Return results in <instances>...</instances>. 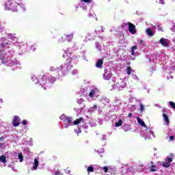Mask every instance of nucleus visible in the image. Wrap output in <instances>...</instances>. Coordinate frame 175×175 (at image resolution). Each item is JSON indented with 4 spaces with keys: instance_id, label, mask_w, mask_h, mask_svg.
<instances>
[{
    "instance_id": "obj_1",
    "label": "nucleus",
    "mask_w": 175,
    "mask_h": 175,
    "mask_svg": "<svg viewBox=\"0 0 175 175\" xmlns=\"http://www.w3.org/2000/svg\"><path fill=\"white\" fill-rule=\"evenodd\" d=\"M7 38H0V61L5 66H16L18 69H21V62L12 57L14 55V50L9 49L13 47V44H18L17 38L12 33L7 34ZM5 50H8L7 52Z\"/></svg>"
},
{
    "instance_id": "obj_2",
    "label": "nucleus",
    "mask_w": 175,
    "mask_h": 175,
    "mask_svg": "<svg viewBox=\"0 0 175 175\" xmlns=\"http://www.w3.org/2000/svg\"><path fill=\"white\" fill-rule=\"evenodd\" d=\"M79 58H80V55H74L72 57H69L66 59L64 64H61L57 67L54 66H51L50 71L54 72L57 75V79H59V77L66 76V73L73 68V64H72L73 60L79 59Z\"/></svg>"
},
{
    "instance_id": "obj_3",
    "label": "nucleus",
    "mask_w": 175,
    "mask_h": 175,
    "mask_svg": "<svg viewBox=\"0 0 175 175\" xmlns=\"http://www.w3.org/2000/svg\"><path fill=\"white\" fill-rule=\"evenodd\" d=\"M31 80L38 85V87H41L45 91L51 88V85L57 81V78L53 76L43 75L42 77H36V75H32L31 77Z\"/></svg>"
},
{
    "instance_id": "obj_4",
    "label": "nucleus",
    "mask_w": 175,
    "mask_h": 175,
    "mask_svg": "<svg viewBox=\"0 0 175 175\" xmlns=\"http://www.w3.org/2000/svg\"><path fill=\"white\" fill-rule=\"evenodd\" d=\"M137 121L141 126H143L144 129H142L140 131V135L142 137H144L145 140H150V139H155V134L154 133V131H152V129L148 127L147 125H146V123L144 122L142 118L137 117Z\"/></svg>"
},
{
    "instance_id": "obj_5",
    "label": "nucleus",
    "mask_w": 175,
    "mask_h": 175,
    "mask_svg": "<svg viewBox=\"0 0 175 175\" xmlns=\"http://www.w3.org/2000/svg\"><path fill=\"white\" fill-rule=\"evenodd\" d=\"M59 118L62 121L63 129H68L69 126H73V125H79L81 121L82 122H84V119L83 118H79L75 121H73L70 116H68L64 113L59 117Z\"/></svg>"
},
{
    "instance_id": "obj_6",
    "label": "nucleus",
    "mask_w": 175,
    "mask_h": 175,
    "mask_svg": "<svg viewBox=\"0 0 175 175\" xmlns=\"http://www.w3.org/2000/svg\"><path fill=\"white\" fill-rule=\"evenodd\" d=\"M4 10H11V12H18V7H17V1L14 0H5L3 3Z\"/></svg>"
},
{
    "instance_id": "obj_7",
    "label": "nucleus",
    "mask_w": 175,
    "mask_h": 175,
    "mask_svg": "<svg viewBox=\"0 0 175 175\" xmlns=\"http://www.w3.org/2000/svg\"><path fill=\"white\" fill-rule=\"evenodd\" d=\"M92 2V0H81L80 3L79 4H76L75 5V8L76 10H77L78 8H81V9H83V10H87L88 8H90L92 9L91 5Z\"/></svg>"
},
{
    "instance_id": "obj_8",
    "label": "nucleus",
    "mask_w": 175,
    "mask_h": 175,
    "mask_svg": "<svg viewBox=\"0 0 175 175\" xmlns=\"http://www.w3.org/2000/svg\"><path fill=\"white\" fill-rule=\"evenodd\" d=\"M125 88H126V82L124 80L120 79L117 82V83L112 85V89H111V91H113V90L122 91V90H124Z\"/></svg>"
},
{
    "instance_id": "obj_9",
    "label": "nucleus",
    "mask_w": 175,
    "mask_h": 175,
    "mask_svg": "<svg viewBox=\"0 0 175 175\" xmlns=\"http://www.w3.org/2000/svg\"><path fill=\"white\" fill-rule=\"evenodd\" d=\"M84 102H85V100H84V99H83L82 98L77 99V103H78V105H83V107H81L80 109L79 108L74 109L77 116H79L80 113H83V111H84V109L85 108V103H84Z\"/></svg>"
},
{
    "instance_id": "obj_10",
    "label": "nucleus",
    "mask_w": 175,
    "mask_h": 175,
    "mask_svg": "<svg viewBox=\"0 0 175 175\" xmlns=\"http://www.w3.org/2000/svg\"><path fill=\"white\" fill-rule=\"evenodd\" d=\"M89 96L92 98V100H95L96 98H98V96H99V89H98L97 88H91L89 93Z\"/></svg>"
},
{
    "instance_id": "obj_11",
    "label": "nucleus",
    "mask_w": 175,
    "mask_h": 175,
    "mask_svg": "<svg viewBox=\"0 0 175 175\" xmlns=\"http://www.w3.org/2000/svg\"><path fill=\"white\" fill-rule=\"evenodd\" d=\"M111 76H113L111 70L105 68L104 73L103 74V79L104 80H110V79H111Z\"/></svg>"
},
{
    "instance_id": "obj_12",
    "label": "nucleus",
    "mask_w": 175,
    "mask_h": 175,
    "mask_svg": "<svg viewBox=\"0 0 175 175\" xmlns=\"http://www.w3.org/2000/svg\"><path fill=\"white\" fill-rule=\"evenodd\" d=\"M158 43L162 45L163 47H169L170 42L169 41V40L166 38H161L160 40L158 42Z\"/></svg>"
},
{
    "instance_id": "obj_13",
    "label": "nucleus",
    "mask_w": 175,
    "mask_h": 175,
    "mask_svg": "<svg viewBox=\"0 0 175 175\" xmlns=\"http://www.w3.org/2000/svg\"><path fill=\"white\" fill-rule=\"evenodd\" d=\"M109 32H112L114 35H116L117 36H121V33H122L121 29L116 27H111L109 29Z\"/></svg>"
},
{
    "instance_id": "obj_14",
    "label": "nucleus",
    "mask_w": 175,
    "mask_h": 175,
    "mask_svg": "<svg viewBox=\"0 0 175 175\" xmlns=\"http://www.w3.org/2000/svg\"><path fill=\"white\" fill-rule=\"evenodd\" d=\"M99 101L101 105H103V106H107V105L110 103V99L106 96H102L99 99Z\"/></svg>"
},
{
    "instance_id": "obj_15",
    "label": "nucleus",
    "mask_w": 175,
    "mask_h": 175,
    "mask_svg": "<svg viewBox=\"0 0 175 175\" xmlns=\"http://www.w3.org/2000/svg\"><path fill=\"white\" fill-rule=\"evenodd\" d=\"M21 120V119H20L19 116H15L14 117L13 122H12L13 126H15V127L18 126V125H20Z\"/></svg>"
},
{
    "instance_id": "obj_16",
    "label": "nucleus",
    "mask_w": 175,
    "mask_h": 175,
    "mask_svg": "<svg viewBox=\"0 0 175 175\" xmlns=\"http://www.w3.org/2000/svg\"><path fill=\"white\" fill-rule=\"evenodd\" d=\"M129 31L130 33L134 35V33H136V26L131 23H129Z\"/></svg>"
},
{
    "instance_id": "obj_17",
    "label": "nucleus",
    "mask_w": 175,
    "mask_h": 175,
    "mask_svg": "<svg viewBox=\"0 0 175 175\" xmlns=\"http://www.w3.org/2000/svg\"><path fill=\"white\" fill-rule=\"evenodd\" d=\"M137 42H138V47L140 49V50H143L144 47L147 46V45L146 44V42H144V40L139 39L137 40Z\"/></svg>"
},
{
    "instance_id": "obj_18",
    "label": "nucleus",
    "mask_w": 175,
    "mask_h": 175,
    "mask_svg": "<svg viewBox=\"0 0 175 175\" xmlns=\"http://www.w3.org/2000/svg\"><path fill=\"white\" fill-rule=\"evenodd\" d=\"M38 166H39V157H36L34 159V162L33 164V167H31V170H36Z\"/></svg>"
},
{
    "instance_id": "obj_19",
    "label": "nucleus",
    "mask_w": 175,
    "mask_h": 175,
    "mask_svg": "<svg viewBox=\"0 0 175 175\" xmlns=\"http://www.w3.org/2000/svg\"><path fill=\"white\" fill-rule=\"evenodd\" d=\"M75 36V32H72L70 34L66 35L65 40H66L67 42L70 43V42H72V40H73V36Z\"/></svg>"
},
{
    "instance_id": "obj_20",
    "label": "nucleus",
    "mask_w": 175,
    "mask_h": 175,
    "mask_svg": "<svg viewBox=\"0 0 175 175\" xmlns=\"http://www.w3.org/2000/svg\"><path fill=\"white\" fill-rule=\"evenodd\" d=\"M146 33L148 35V36L152 37L155 35V32L152 31L150 28H148L146 30Z\"/></svg>"
},
{
    "instance_id": "obj_21",
    "label": "nucleus",
    "mask_w": 175,
    "mask_h": 175,
    "mask_svg": "<svg viewBox=\"0 0 175 175\" xmlns=\"http://www.w3.org/2000/svg\"><path fill=\"white\" fill-rule=\"evenodd\" d=\"M96 109H98V106H96V105H94L93 107H91L88 109V113H90V114H92V113H95V111H96Z\"/></svg>"
},
{
    "instance_id": "obj_22",
    "label": "nucleus",
    "mask_w": 175,
    "mask_h": 175,
    "mask_svg": "<svg viewBox=\"0 0 175 175\" xmlns=\"http://www.w3.org/2000/svg\"><path fill=\"white\" fill-rule=\"evenodd\" d=\"M15 157H18V159H19V162H23L24 161V156H23V153L19 152H15Z\"/></svg>"
},
{
    "instance_id": "obj_23",
    "label": "nucleus",
    "mask_w": 175,
    "mask_h": 175,
    "mask_svg": "<svg viewBox=\"0 0 175 175\" xmlns=\"http://www.w3.org/2000/svg\"><path fill=\"white\" fill-rule=\"evenodd\" d=\"M102 65H103V59H98L96 63V67L100 69V68H102Z\"/></svg>"
},
{
    "instance_id": "obj_24",
    "label": "nucleus",
    "mask_w": 175,
    "mask_h": 175,
    "mask_svg": "<svg viewBox=\"0 0 175 175\" xmlns=\"http://www.w3.org/2000/svg\"><path fill=\"white\" fill-rule=\"evenodd\" d=\"M113 105L114 107H120V106H121V100H118V98H116L114 100Z\"/></svg>"
},
{
    "instance_id": "obj_25",
    "label": "nucleus",
    "mask_w": 175,
    "mask_h": 175,
    "mask_svg": "<svg viewBox=\"0 0 175 175\" xmlns=\"http://www.w3.org/2000/svg\"><path fill=\"white\" fill-rule=\"evenodd\" d=\"M163 120L165 122V125H169V123H170L169 116H167V115L166 113H163Z\"/></svg>"
},
{
    "instance_id": "obj_26",
    "label": "nucleus",
    "mask_w": 175,
    "mask_h": 175,
    "mask_svg": "<svg viewBox=\"0 0 175 175\" xmlns=\"http://www.w3.org/2000/svg\"><path fill=\"white\" fill-rule=\"evenodd\" d=\"M122 122H124V121L122 120V119L120 118L118 121L116 122L115 126L116 128H118V126H121L122 125Z\"/></svg>"
},
{
    "instance_id": "obj_27",
    "label": "nucleus",
    "mask_w": 175,
    "mask_h": 175,
    "mask_svg": "<svg viewBox=\"0 0 175 175\" xmlns=\"http://www.w3.org/2000/svg\"><path fill=\"white\" fill-rule=\"evenodd\" d=\"M159 170V168H158V167H157L156 165H150L149 167L150 172H158Z\"/></svg>"
},
{
    "instance_id": "obj_28",
    "label": "nucleus",
    "mask_w": 175,
    "mask_h": 175,
    "mask_svg": "<svg viewBox=\"0 0 175 175\" xmlns=\"http://www.w3.org/2000/svg\"><path fill=\"white\" fill-rule=\"evenodd\" d=\"M122 129H123L124 132H128L131 129V125L124 124L122 126Z\"/></svg>"
},
{
    "instance_id": "obj_29",
    "label": "nucleus",
    "mask_w": 175,
    "mask_h": 175,
    "mask_svg": "<svg viewBox=\"0 0 175 175\" xmlns=\"http://www.w3.org/2000/svg\"><path fill=\"white\" fill-rule=\"evenodd\" d=\"M94 38L93 36H92L91 33H88L85 39L84 40V42H88V40H94Z\"/></svg>"
},
{
    "instance_id": "obj_30",
    "label": "nucleus",
    "mask_w": 175,
    "mask_h": 175,
    "mask_svg": "<svg viewBox=\"0 0 175 175\" xmlns=\"http://www.w3.org/2000/svg\"><path fill=\"white\" fill-rule=\"evenodd\" d=\"M97 169H101V170H103L105 173H107L109 172V167L105 166V167H99L98 165H96Z\"/></svg>"
},
{
    "instance_id": "obj_31",
    "label": "nucleus",
    "mask_w": 175,
    "mask_h": 175,
    "mask_svg": "<svg viewBox=\"0 0 175 175\" xmlns=\"http://www.w3.org/2000/svg\"><path fill=\"white\" fill-rule=\"evenodd\" d=\"M94 165H90L89 167H88L87 172L88 173H92L94 172Z\"/></svg>"
},
{
    "instance_id": "obj_32",
    "label": "nucleus",
    "mask_w": 175,
    "mask_h": 175,
    "mask_svg": "<svg viewBox=\"0 0 175 175\" xmlns=\"http://www.w3.org/2000/svg\"><path fill=\"white\" fill-rule=\"evenodd\" d=\"M173 154H170V157H167L165 159V162H167L168 163H170V162H172L173 161Z\"/></svg>"
},
{
    "instance_id": "obj_33",
    "label": "nucleus",
    "mask_w": 175,
    "mask_h": 175,
    "mask_svg": "<svg viewBox=\"0 0 175 175\" xmlns=\"http://www.w3.org/2000/svg\"><path fill=\"white\" fill-rule=\"evenodd\" d=\"M16 6H19V8H21V9H22L23 10V12H25L26 9H25V5L23 3H17Z\"/></svg>"
},
{
    "instance_id": "obj_34",
    "label": "nucleus",
    "mask_w": 175,
    "mask_h": 175,
    "mask_svg": "<svg viewBox=\"0 0 175 175\" xmlns=\"http://www.w3.org/2000/svg\"><path fill=\"white\" fill-rule=\"evenodd\" d=\"M135 50H137V46H133L131 49V55H135Z\"/></svg>"
},
{
    "instance_id": "obj_35",
    "label": "nucleus",
    "mask_w": 175,
    "mask_h": 175,
    "mask_svg": "<svg viewBox=\"0 0 175 175\" xmlns=\"http://www.w3.org/2000/svg\"><path fill=\"white\" fill-rule=\"evenodd\" d=\"M0 162H2V163H6V157L5 155L0 156Z\"/></svg>"
},
{
    "instance_id": "obj_36",
    "label": "nucleus",
    "mask_w": 175,
    "mask_h": 175,
    "mask_svg": "<svg viewBox=\"0 0 175 175\" xmlns=\"http://www.w3.org/2000/svg\"><path fill=\"white\" fill-rule=\"evenodd\" d=\"M25 154H27V155H32V152H31L29 148H25Z\"/></svg>"
},
{
    "instance_id": "obj_37",
    "label": "nucleus",
    "mask_w": 175,
    "mask_h": 175,
    "mask_svg": "<svg viewBox=\"0 0 175 175\" xmlns=\"http://www.w3.org/2000/svg\"><path fill=\"white\" fill-rule=\"evenodd\" d=\"M74 132L75 133H77V135H80V133H81V127H78L77 129H75L74 130Z\"/></svg>"
},
{
    "instance_id": "obj_38",
    "label": "nucleus",
    "mask_w": 175,
    "mask_h": 175,
    "mask_svg": "<svg viewBox=\"0 0 175 175\" xmlns=\"http://www.w3.org/2000/svg\"><path fill=\"white\" fill-rule=\"evenodd\" d=\"M132 72H133L132 70V68L131 66L127 67V68H126L127 75H131L132 73Z\"/></svg>"
},
{
    "instance_id": "obj_39",
    "label": "nucleus",
    "mask_w": 175,
    "mask_h": 175,
    "mask_svg": "<svg viewBox=\"0 0 175 175\" xmlns=\"http://www.w3.org/2000/svg\"><path fill=\"white\" fill-rule=\"evenodd\" d=\"M96 152L98 154H103V152H105V149L103 148H101L100 149H98Z\"/></svg>"
},
{
    "instance_id": "obj_40",
    "label": "nucleus",
    "mask_w": 175,
    "mask_h": 175,
    "mask_svg": "<svg viewBox=\"0 0 175 175\" xmlns=\"http://www.w3.org/2000/svg\"><path fill=\"white\" fill-rule=\"evenodd\" d=\"M65 40H65V38H64V37H62L61 38H59L58 40V43L59 44L65 43Z\"/></svg>"
},
{
    "instance_id": "obj_41",
    "label": "nucleus",
    "mask_w": 175,
    "mask_h": 175,
    "mask_svg": "<svg viewBox=\"0 0 175 175\" xmlns=\"http://www.w3.org/2000/svg\"><path fill=\"white\" fill-rule=\"evenodd\" d=\"M18 46L20 47H24V46H25V47H27V43H24V42H20L19 44H18Z\"/></svg>"
},
{
    "instance_id": "obj_42",
    "label": "nucleus",
    "mask_w": 175,
    "mask_h": 175,
    "mask_svg": "<svg viewBox=\"0 0 175 175\" xmlns=\"http://www.w3.org/2000/svg\"><path fill=\"white\" fill-rule=\"evenodd\" d=\"M139 110L141 113H143V111H144V105L142 103L139 105Z\"/></svg>"
},
{
    "instance_id": "obj_43",
    "label": "nucleus",
    "mask_w": 175,
    "mask_h": 175,
    "mask_svg": "<svg viewBox=\"0 0 175 175\" xmlns=\"http://www.w3.org/2000/svg\"><path fill=\"white\" fill-rule=\"evenodd\" d=\"M163 167H169L170 166V163H167V161H165V163H163Z\"/></svg>"
},
{
    "instance_id": "obj_44",
    "label": "nucleus",
    "mask_w": 175,
    "mask_h": 175,
    "mask_svg": "<svg viewBox=\"0 0 175 175\" xmlns=\"http://www.w3.org/2000/svg\"><path fill=\"white\" fill-rule=\"evenodd\" d=\"M169 103H170V106H171V107H172V109H175V103H174V102H173V101H170Z\"/></svg>"
},
{
    "instance_id": "obj_45",
    "label": "nucleus",
    "mask_w": 175,
    "mask_h": 175,
    "mask_svg": "<svg viewBox=\"0 0 175 175\" xmlns=\"http://www.w3.org/2000/svg\"><path fill=\"white\" fill-rule=\"evenodd\" d=\"M161 58H162V55H157L156 56V58L152 59V62H155V59H161Z\"/></svg>"
},
{
    "instance_id": "obj_46",
    "label": "nucleus",
    "mask_w": 175,
    "mask_h": 175,
    "mask_svg": "<svg viewBox=\"0 0 175 175\" xmlns=\"http://www.w3.org/2000/svg\"><path fill=\"white\" fill-rule=\"evenodd\" d=\"M90 125L92 128H94V126H96V122H90Z\"/></svg>"
},
{
    "instance_id": "obj_47",
    "label": "nucleus",
    "mask_w": 175,
    "mask_h": 175,
    "mask_svg": "<svg viewBox=\"0 0 175 175\" xmlns=\"http://www.w3.org/2000/svg\"><path fill=\"white\" fill-rule=\"evenodd\" d=\"M77 73H79V70H77V69H74L72 71V75H73V76H75V75H77Z\"/></svg>"
},
{
    "instance_id": "obj_48",
    "label": "nucleus",
    "mask_w": 175,
    "mask_h": 175,
    "mask_svg": "<svg viewBox=\"0 0 175 175\" xmlns=\"http://www.w3.org/2000/svg\"><path fill=\"white\" fill-rule=\"evenodd\" d=\"M64 54L62 55L63 58H66L68 57V51H64Z\"/></svg>"
},
{
    "instance_id": "obj_49",
    "label": "nucleus",
    "mask_w": 175,
    "mask_h": 175,
    "mask_svg": "<svg viewBox=\"0 0 175 175\" xmlns=\"http://www.w3.org/2000/svg\"><path fill=\"white\" fill-rule=\"evenodd\" d=\"M81 126L84 129H88V124H87L86 123L83 124Z\"/></svg>"
},
{
    "instance_id": "obj_50",
    "label": "nucleus",
    "mask_w": 175,
    "mask_h": 175,
    "mask_svg": "<svg viewBox=\"0 0 175 175\" xmlns=\"http://www.w3.org/2000/svg\"><path fill=\"white\" fill-rule=\"evenodd\" d=\"M132 78L134 79V80H137V76L133 73L131 74Z\"/></svg>"
},
{
    "instance_id": "obj_51",
    "label": "nucleus",
    "mask_w": 175,
    "mask_h": 175,
    "mask_svg": "<svg viewBox=\"0 0 175 175\" xmlns=\"http://www.w3.org/2000/svg\"><path fill=\"white\" fill-rule=\"evenodd\" d=\"M98 124H100V125H102L103 124V120H102V119H100V118H98Z\"/></svg>"
},
{
    "instance_id": "obj_52",
    "label": "nucleus",
    "mask_w": 175,
    "mask_h": 175,
    "mask_svg": "<svg viewBox=\"0 0 175 175\" xmlns=\"http://www.w3.org/2000/svg\"><path fill=\"white\" fill-rule=\"evenodd\" d=\"M157 27H158L157 31L159 32L163 31V29H162V27H160L159 25H157Z\"/></svg>"
},
{
    "instance_id": "obj_53",
    "label": "nucleus",
    "mask_w": 175,
    "mask_h": 175,
    "mask_svg": "<svg viewBox=\"0 0 175 175\" xmlns=\"http://www.w3.org/2000/svg\"><path fill=\"white\" fill-rule=\"evenodd\" d=\"M105 116L107 118H111V115H110V113H107L105 114Z\"/></svg>"
},
{
    "instance_id": "obj_54",
    "label": "nucleus",
    "mask_w": 175,
    "mask_h": 175,
    "mask_svg": "<svg viewBox=\"0 0 175 175\" xmlns=\"http://www.w3.org/2000/svg\"><path fill=\"white\" fill-rule=\"evenodd\" d=\"M27 123H28V121H27V120H24L22 121V124H23V125H27Z\"/></svg>"
},
{
    "instance_id": "obj_55",
    "label": "nucleus",
    "mask_w": 175,
    "mask_h": 175,
    "mask_svg": "<svg viewBox=\"0 0 175 175\" xmlns=\"http://www.w3.org/2000/svg\"><path fill=\"white\" fill-rule=\"evenodd\" d=\"M69 168H67V169H66V170H65V172H66V173L67 174H70V170H68Z\"/></svg>"
},
{
    "instance_id": "obj_56",
    "label": "nucleus",
    "mask_w": 175,
    "mask_h": 175,
    "mask_svg": "<svg viewBox=\"0 0 175 175\" xmlns=\"http://www.w3.org/2000/svg\"><path fill=\"white\" fill-rule=\"evenodd\" d=\"M159 3L161 5H165V0H159Z\"/></svg>"
},
{
    "instance_id": "obj_57",
    "label": "nucleus",
    "mask_w": 175,
    "mask_h": 175,
    "mask_svg": "<svg viewBox=\"0 0 175 175\" xmlns=\"http://www.w3.org/2000/svg\"><path fill=\"white\" fill-rule=\"evenodd\" d=\"M31 50H32V51H35V50H36V48L35 47V46L32 45L31 46Z\"/></svg>"
},
{
    "instance_id": "obj_58",
    "label": "nucleus",
    "mask_w": 175,
    "mask_h": 175,
    "mask_svg": "<svg viewBox=\"0 0 175 175\" xmlns=\"http://www.w3.org/2000/svg\"><path fill=\"white\" fill-rule=\"evenodd\" d=\"M170 140L171 142H173V140H174V136H173V135L170 136Z\"/></svg>"
},
{
    "instance_id": "obj_59",
    "label": "nucleus",
    "mask_w": 175,
    "mask_h": 175,
    "mask_svg": "<svg viewBox=\"0 0 175 175\" xmlns=\"http://www.w3.org/2000/svg\"><path fill=\"white\" fill-rule=\"evenodd\" d=\"M131 110H135L136 109V106H135V105H131Z\"/></svg>"
},
{
    "instance_id": "obj_60",
    "label": "nucleus",
    "mask_w": 175,
    "mask_h": 175,
    "mask_svg": "<svg viewBox=\"0 0 175 175\" xmlns=\"http://www.w3.org/2000/svg\"><path fill=\"white\" fill-rule=\"evenodd\" d=\"M3 146H5V144L0 143V150H2V148H3Z\"/></svg>"
},
{
    "instance_id": "obj_61",
    "label": "nucleus",
    "mask_w": 175,
    "mask_h": 175,
    "mask_svg": "<svg viewBox=\"0 0 175 175\" xmlns=\"http://www.w3.org/2000/svg\"><path fill=\"white\" fill-rule=\"evenodd\" d=\"M53 175H61V172L59 171H56Z\"/></svg>"
},
{
    "instance_id": "obj_62",
    "label": "nucleus",
    "mask_w": 175,
    "mask_h": 175,
    "mask_svg": "<svg viewBox=\"0 0 175 175\" xmlns=\"http://www.w3.org/2000/svg\"><path fill=\"white\" fill-rule=\"evenodd\" d=\"M88 17H90L91 18L94 17V14H92V13H89Z\"/></svg>"
},
{
    "instance_id": "obj_63",
    "label": "nucleus",
    "mask_w": 175,
    "mask_h": 175,
    "mask_svg": "<svg viewBox=\"0 0 175 175\" xmlns=\"http://www.w3.org/2000/svg\"><path fill=\"white\" fill-rule=\"evenodd\" d=\"M171 31L172 32H175V27L174 26H173L172 28H171Z\"/></svg>"
},
{
    "instance_id": "obj_64",
    "label": "nucleus",
    "mask_w": 175,
    "mask_h": 175,
    "mask_svg": "<svg viewBox=\"0 0 175 175\" xmlns=\"http://www.w3.org/2000/svg\"><path fill=\"white\" fill-rule=\"evenodd\" d=\"M106 135H104L102 137V140H106Z\"/></svg>"
}]
</instances>
